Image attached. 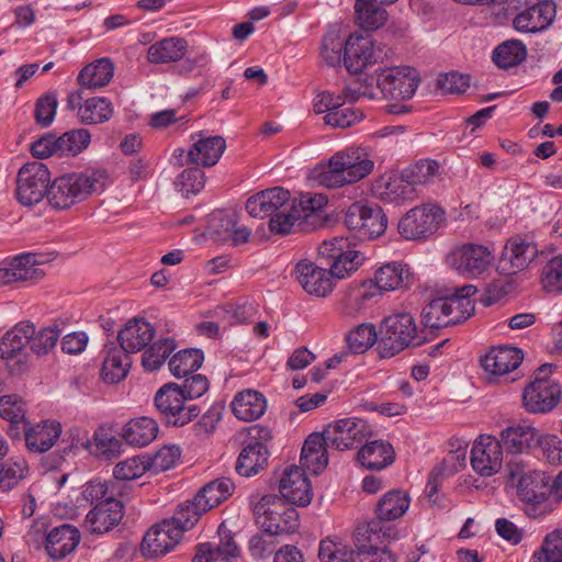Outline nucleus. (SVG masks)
<instances>
[{"label": "nucleus", "mask_w": 562, "mask_h": 562, "mask_svg": "<svg viewBox=\"0 0 562 562\" xmlns=\"http://www.w3.org/2000/svg\"><path fill=\"white\" fill-rule=\"evenodd\" d=\"M228 494H221L214 499L206 494H194L192 501L178 505L170 519L153 526L145 535L142 543L143 553L148 557L164 555L179 543L186 530L191 529L199 517L209 509L227 499Z\"/></svg>", "instance_id": "nucleus-1"}, {"label": "nucleus", "mask_w": 562, "mask_h": 562, "mask_svg": "<svg viewBox=\"0 0 562 562\" xmlns=\"http://www.w3.org/2000/svg\"><path fill=\"white\" fill-rule=\"evenodd\" d=\"M108 183L109 176L102 169L63 175L49 186L47 200L57 210L68 209L93 193L102 192Z\"/></svg>", "instance_id": "nucleus-2"}, {"label": "nucleus", "mask_w": 562, "mask_h": 562, "mask_svg": "<svg viewBox=\"0 0 562 562\" xmlns=\"http://www.w3.org/2000/svg\"><path fill=\"white\" fill-rule=\"evenodd\" d=\"M312 502V494H262L255 499L251 495L254 515L260 526L271 524L284 527L285 535L293 532L297 527V513L294 506L305 507Z\"/></svg>", "instance_id": "nucleus-3"}, {"label": "nucleus", "mask_w": 562, "mask_h": 562, "mask_svg": "<svg viewBox=\"0 0 562 562\" xmlns=\"http://www.w3.org/2000/svg\"><path fill=\"white\" fill-rule=\"evenodd\" d=\"M374 162L364 148L348 147L328 160L327 169L319 172V184L328 189L341 188L360 181L372 172Z\"/></svg>", "instance_id": "nucleus-4"}, {"label": "nucleus", "mask_w": 562, "mask_h": 562, "mask_svg": "<svg viewBox=\"0 0 562 562\" xmlns=\"http://www.w3.org/2000/svg\"><path fill=\"white\" fill-rule=\"evenodd\" d=\"M378 350L381 358H391L406 348L418 347L426 340L412 314L402 312L385 317L381 324Z\"/></svg>", "instance_id": "nucleus-5"}, {"label": "nucleus", "mask_w": 562, "mask_h": 562, "mask_svg": "<svg viewBox=\"0 0 562 562\" xmlns=\"http://www.w3.org/2000/svg\"><path fill=\"white\" fill-rule=\"evenodd\" d=\"M344 223L355 238L363 241L380 237L386 229L387 218L379 205L357 201L345 211Z\"/></svg>", "instance_id": "nucleus-6"}, {"label": "nucleus", "mask_w": 562, "mask_h": 562, "mask_svg": "<svg viewBox=\"0 0 562 562\" xmlns=\"http://www.w3.org/2000/svg\"><path fill=\"white\" fill-rule=\"evenodd\" d=\"M562 389L552 375V366L543 364L533 374V380L522 393V402L530 413H547L558 405Z\"/></svg>", "instance_id": "nucleus-7"}, {"label": "nucleus", "mask_w": 562, "mask_h": 562, "mask_svg": "<svg viewBox=\"0 0 562 562\" xmlns=\"http://www.w3.org/2000/svg\"><path fill=\"white\" fill-rule=\"evenodd\" d=\"M34 334V326L30 323H19L8 330L0 339V358L9 372L21 375L29 369V352L26 346Z\"/></svg>", "instance_id": "nucleus-8"}, {"label": "nucleus", "mask_w": 562, "mask_h": 562, "mask_svg": "<svg viewBox=\"0 0 562 562\" xmlns=\"http://www.w3.org/2000/svg\"><path fill=\"white\" fill-rule=\"evenodd\" d=\"M155 406L168 425L182 427L199 416L200 409L194 404H186L180 385L167 383L155 395Z\"/></svg>", "instance_id": "nucleus-9"}, {"label": "nucleus", "mask_w": 562, "mask_h": 562, "mask_svg": "<svg viewBox=\"0 0 562 562\" xmlns=\"http://www.w3.org/2000/svg\"><path fill=\"white\" fill-rule=\"evenodd\" d=\"M50 175L41 161L23 165L18 172L15 196L25 206H32L48 194Z\"/></svg>", "instance_id": "nucleus-10"}, {"label": "nucleus", "mask_w": 562, "mask_h": 562, "mask_svg": "<svg viewBox=\"0 0 562 562\" xmlns=\"http://www.w3.org/2000/svg\"><path fill=\"white\" fill-rule=\"evenodd\" d=\"M445 211L426 203L409 210L398 223V232L406 239H419L436 233L445 222Z\"/></svg>", "instance_id": "nucleus-11"}, {"label": "nucleus", "mask_w": 562, "mask_h": 562, "mask_svg": "<svg viewBox=\"0 0 562 562\" xmlns=\"http://www.w3.org/2000/svg\"><path fill=\"white\" fill-rule=\"evenodd\" d=\"M420 83V77L415 68L396 66L378 71L376 85L383 98L411 99Z\"/></svg>", "instance_id": "nucleus-12"}, {"label": "nucleus", "mask_w": 562, "mask_h": 562, "mask_svg": "<svg viewBox=\"0 0 562 562\" xmlns=\"http://www.w3.org/2000/svg\"><path fill=\"white\" fill-rule=\"evenodd\" d=\"M386 56L385 47L378 45L370 35L351 34L347 38L344 65L348 72L360 74L364 68Z\"/></svg>", "instance_id": "nucleus-13"}, {"label": "nucleus", "mask_w": 562, "mask_h": 562, "mask_svg": "<svg viewBox=\"0 0 562 562\" xmlns=\"http://www.w3.org/2000/svg\"><path fill=\"white\" fill-rule=\"evenodd\" d=\"M327 445L337 450H348L362 443L371 435L369 424L357 417H348L329 424L323 431Z\"/></svg>", "instance_id": "nucleus-14"}, {"label": "nucleus", "mask_w": 562, "mask_h": 562, "mask_svg": "<svg viewBox=\"0 0 562 562\" xmlns=\"http://www.w3.org/2000/svg\"><path fill=\"white\" fill-rule=\"evenodd\" d=\"M492 260V252L486 246L471 243L454 247L447 256L448 265L468 277L483 273Z\"/></svg>", "instance_id": "nucleus-15"}, {"label": "nucleus", "mask_w": 562, "mask_h": 562, "mask_svg": "<svg viewBox=\"0 0 562 562\" xmlns=\"http://www.w3.org/2000/svg\"><path fill=\"white\" fill-rule=\"evenodd\" d=\"M503 463V449L497 438L481 435L471 450V464L481 475L491 476L499 471Z\"/></svg>", "instance_id": "nucleus-16"}, {"label": "nucleus", "mask_w": 562, "mask_h": 562, "mask_svg": "<svg viewBox=\"0 0 562 562\" xmlns=\"http://www.w3.org/2000/svg\"><path fill=\"white\" fill-rule=\"evenodd\" d=\"M294 201L291 199L288 190L274 187L250 196L246 202V211L252 217L271 218L273 214L286 210L288 205Z\"/></svg>", "instance_id": "nucleus-17"}, {"label": "nucleus", "mask_w": 562, "mask_h": 562, "mask_svg": "<svg viewBox=\"0 0 562 562\" xmlns=\"http://www.w3.org/2000/svg\"><path fill=\"white\" fill-rule=\"evenodd\" d=\"M124 506L113 496L99 502L87 515V529L97 535H103L120 524L124 516Z\"/></svg>", "instance_id": "nucleus-18"}, {"label": "nucleus", "mask_w": 562, "mask_h": 562, "mask_svg": "<svg viewBox=\"0 0 562 562\" xmlns=\"http://www.w3.org/2000/svg\"><path fill=\"white\" fill-rule=\"evenodd\" d=\"M554 16L553 1L542 0L517 13L513 19V27L520 33H538L548 29Z\"/></svg>", "instance_id": "nucleus-19"}, {"label": "nucleus", "mask_w": 562, "mask_h": 562, "mask_svg": "<svg viewBox=\"0 0 562 562\" xmlns=\"http://www.w3.org/2000/svg\"><path fill=\"white\" fill-rule=\"evenodd\" d=\"M507 483L517 492H536L549 485L551 476L546 472L531 468L522 460H512L507 463Z\"/></svg>", "instance_id": "nucleus-20"}, {"label": "nucleus", "mask_w": 562, "mask_h": 562, "mask_svg": "<svg viewBox=\"0 0 562 562\" xmlns=\"http://www.w3.org/2000/svg\"><path fill=\"white\" fill-rule=\"evenodd\" d=\"M294 273L297 282L311 295L326 296L333 291V274L330 270L321 268L308 260L296 263Z\"/></svg>", "instance_id": "nucleus-21"}, {"label": "nucleus", "mask_w": 562, "mask_h": 562, "mask_svg": "<svg viewBox=\"0 0 562 562\" xmlns=\"http://www.w3.org/2000/svg\"><path fill=\"white\" fill-rule=\"evenodd\" d=\"M379 295L378 288L373 285V280L350 283L340 300L339 312L346 318H355Z\"/></svg>", "instance_id": "nucleus-22"}, {"label": "nucleus", "mask_w": 562, "mask_h": 562, "mask_svg": "<svg viewBox=\"0 0 562 562\" xmlns=\"http://www.w3.org/2000/svg\"><path fill=\"white\" fill-rule=\"evenodd\" d=\"M155 336V328L144 318H132L119 331L120 347L126 353H137L144 350Z\"/></svg>", "instance_id": "nucleus-23"}, {"label": "nucleus", "mask_w": 562, "mask_h": 562, "mask_svg": "<svg viewBox=\"0 0 562 562\" xmlns=\"http://www.w3.org/2000/svg\"><path fill=\"white\" fill-rule=\"evenodd\" d=\"M372 193L383 202L400 203L413 200L415 189L402 172L401 176L383 175L378 178L372 184Z\"/></svg>", "instance_id": "nucleus-24"}, {"label": "nucleus", "mask_w": 562, "mask_h": 562, "mask_svg": "<svg viewBox=\"0 0 562 562\" xmlns=\"http://www.w3.org/2000/svg\"><path fill=\"white\" fill-rule=\"evenodd\" d=\"M537 247L526 239L515 236L504 247L499 265L508 273H516L524 270L535 259Z\"/></svg>", "instance_id": "nucleus-25"}, {"label": "nucleus", "mask_w": 562, "mask_h": 562, "mask_svg": "<svg viewBox=\"0 0 562 562\" xmlns=\"http://www.w3.org/2000/svg\"><path fill=\"white\" fill-rule=\"evenodd\" d=\"M392 537L393 529L385 527L380 520L358 524L352 533L353 543L357 548L355 553H367L378 549Z\"/></svg>", "instance_id": "nucleus-26"}, {"label": "nucleus", "mask_w": 562, "mask_h": 562, "mask_svg": "<svg viewBox=\"0 0 562 562\" xmlns=\"http://www.w3.org/2000/svg\"><path fill=\"white\" fill-rule=\"evenodd\" d=\"M225 149L226 142L222 136L199 135L188 150L187 159L194 166L212 167L218 161Z\"/></svg>", "instance_id": "nucleus-27"}, {"label": "nucleus", "mask_w": 562, "mask_h": 562, "mask_svg": "<svg viewBox=\"0 0 562 562\" xmlns=\"http://www.w3.org/2000/svg\"><path fill=\"white\" fill-rule=\"evenodd\" d=\"M537 431L527 424H513L501 431L498 441L508 453H525L537 446Z\"/></svg>", "instance_id": "nucleus-28"}, {"label": "nucleus", "mask_w": 562, "mask_h": 562, "mask_svg": "<svg viewBox=\"0 0 562 562\" xmlns=\"http://www.w3.org/2000/svg\"><path fill=\"white\" fill-rule=\"evenodd\" d=\"M80 542L79 530L68 524L53 528L46 536L45 550L53 560L64 559Z\"/></svg>", "instance_id": "nucleus-29"}, {"label": "nucleus", "mask_w": 562, "mask_h": 562, "mask_svg": "<svg viewBox=\"0 0 562 562\" xmlns=\"http://www.w3.org/2000/svg\"><path fill=\"white\" fill-rule=\"evenodd\" d=\"M522 353L515 347L491 349L482 359V368L493 375H505L519 367Z\"/></svg>", "instance_id": "nucleus-30"}, {"label": "nucleus", "mask_w": 562, "mask_h": 562, "mask_svg": "<svg viewBox=\"0 0 562 562\" xmlns=\"http://www.w3.org/2000/svg\"><path fill=\"white\" fill-rule=\"evenodd\" d=\"M159 431L154 418L142 416L128 420L121 429L120 436L130 446L146 447L153 442Z\"/></svg>", "instance_id": "nucleus-31"}, {"label": "nucleus", "mask_w": 562, "mask_h": 562, "mask_svg": "<svg viewBox=\"0 0 562 562\" xmlns=\"http://www.w3.org/2000/svg\"><path fill=\"white\" fill-rule=\"evenodd\" d=\"M42 263L36 254H23L8 266L0 268V285L33 280L38 276L37 265Z\"/></svg>", "instance_id": "nucleus-32"}, {"label": "nucleus", "mask_w": 562, "mask_h": 562, "mask_svg": "<svg viewBox=\"0 0 562 562\" xmlns=\"http://www.w3.org/2000/svg\"><path fill=\"white\" fill-rule=\"evenodd\" d=\"M395 452L391 443L384 440L367 442L358 451L357 459L368 470L379 471L393 463Z\"/></svg>", "instance_id": "nucleus-33"}, {"label": "nucleus", "mask_w": 562, "mask_h": 562, "mask_svg": "<svg viewBox=\"0 0 562 562\" xmlns=\"http://www.w3.org/2000/svg\"><path fill=\"white\" fill-rule=\"evenodd\" d=\"M231 406L238 419L252 422L265 414L267 403L261 393L254 390H244L235 395Z\"/></svg>", "instance_id": "nucleus-34"}, {"label": "nucleus", "mask_w": 562, "mask_h": 562, "mask_svg": "<svg viewBox=\"0 0 562 562\" xmlns=\"http://www.w3.org/2000/svg\"><path fill=\"white\" fill-rule=\"evenodd\" d=\"M114 75V65L110 58L103 57L85 66L78 77V83L89 90L103 88L110 83Z\"/></svg>", "instance_id": "nucleus-35"}, {"label": "nucleus", "mask_w": 562, "mask_h": 562, "mask_svg": "<svg viewBox=\"0 0 562 562\" xmlns=\"http://www.w3.org/2000/svg\"><path fill=\"white\" fill-rule=\"evenodd\" d=\"M327 446L324 432L310 435L301 451L303 467L314 474L323 471L328 464Z\"/></svg>", "instance_id": "nucleus-36"}, {"label": "nucleus", "mask_w": 562, "mask_h": 562, "mask_svg": "<svg viewBox=\"0 0 562 562\" xmlns=\"http://www.w3.org/2000/svg\"><path fill=\"white\" fill-rule=\"evenodd\" d=\"M188 42L182 37H166L149 46L147 59L151 64H168L183 58Z\"/></svg>", "instance_id": "nucleus-37"}, {"label": "nucleus", "mask_w": 562, "mask_h": 562, "mask_svg": "<svg viewBox=\"0 0 562 562\" xmlns=\"http://www.w3.org/2000/svg\"><path fill=\"white\" fill-rule=\"evenodd\" d=\"M60 434L61 426L59 423L46 420L24 432L25 445L30 451L45 452L55 445Z\"/></svg>", "instance_id": "nucleus-38"}, {"label": "nucleus", "mask_w": 562, "mask_h": 562, "mask_svg": "<svg viewBox=\"0 0 562 562\" xmlns=\"http://www.w3.org/2000/svg\"><path fill=\"white\" fill-rule=\"evenodd\" d=\"M268 461V450L259 441L249 442L239 453L236 471L240 476H251L263 469Z\"/></svg>", "instance_id": "nucleus-39"}, {"label": "nucleus", "mask_w": 562, "mask_h": 562, "mask_svg": "<svg viewBox=\"0 0 562 562\" xmlns=\"http://www.w3.org/2000/svg\"><path fill=\"white\" fill-rule=\"evenodd\" d=\"M273 526L274 528H271V524L261 526L262 530L250 537L248 550L254 559H265L276 552V548L280 543L279 538L285 535V529L278 525Z\"/></svg>", "instance_id": "nucleus-40"}, {"label": "nucleus", "mask_w": 562, "mask_h": 562, "mask_svg": "<svg viewBox=\"0 0 562 562\" xmlns=\"http://www.w3.org/2000/svg\"><path fill=\"white\" fill-rule=\"evenodd\" d=\"M132 366L128 353L119 347H110L101 368V376L106 383H119L128 373Z\"/></svg>", "instance_id": "nucleus-41"}, {"label": "nucleus", "mask_w": 562, "mask_h": 562, "mask_svg": "<svg viewBox=\"0 0 562 562\" xmlns=\"http://www.w3.org/2000/svg\"><path fill=\"white\" fill-rule=\"evenodd\" d=\"M476 293L474 285H464L456 291L451 296L445 297L446 307L450 317L451 325L460 324L468 319L474 312V304L471 296Z\"/></svg>", "instance_id": "nucleus-42"}, {"label": "nucleus", "mask_w": 562, "mask_h": 562, "mask_svg": "<svg viewBox=\"0 0 562 562\" xmlns=\"http://www.w3.org/2000/svg\"><path fill=\"white\" fill-rule=\"evenodd\" d=\"M113 112L110 100L102 97H92L86 99L83 105L79 108L78 120L87 125L102 124L113 116Z\"/></svg>", "instance_id": "nucleus-43"}, {"label": "nucleus", "mask_w": 562, "mask_h": 562, "mask_svg": "<svg viewBox=\"0 0 562 562\" xmlns=\"http://www.w3.org/2000/svg\"><path fill=\"white\" fill-rule=\"evenodd\" d=\"M378 3L375 0H356V20L362 29L376 30L385 23L386 10Z\"/></svg>", "instance_id": "nucleus-44"}, {"label": "nucleus", "mask_w": 562, "mask_h": 562, "mask_svg": "<svg viewBox=\"0 0 562 562\" xmlns=\"http://www.w3.org/2000/svg\"><path fill=\"white\" fill-rule=\"evenodd\" d=\"M527 57L526 45L519 40H508L493 52V61L497 67L507 69L521 64Z\"/></svg>", "instance_id": "nucleus-45"}, {"label": "nucleus", "mask_w": 562, "mask_h": 562, "mask_svg": "<svg viewBox=\"0 0 562 562\" xmlns=\"http://www.w3.org/2000/svg\"><path fill=\"white\" fill-rule=\"evenodd\" d=\"M204 356L199 349H183L169 360V369L173 376L184 378L193 374L203 363Z\"/></svg>", "instance_id": "nucleus-46"}, {"label": "nucleus", "mask_w": 562, "mask_h": 562, "mask_svg": "<svg viewBox=\"0 0 562 562\" xmlns=\"http://www.w3.org/2000/svg\"><path fill=\"white\" fill-rule=\"evenodd\" d=\"M525 513L530 517L549 514L562 501V494H517Z\"/></svg>", "instance_id": "nucleus-47"}, {"label": "nucleus", "mask_w": 562, "mask_h": 562, "mask_svg": "<svg viewBox=\"0 0 562 562\" xmlns=\"http://www.w3.org/2000/svg\"><path fill=\"white\" fill-rule=\"evenodd\" d=\"M56 139L59 156L75 157L88 148L91 143V135L86 128H75L65 132Z\"/></svg>", "instance_id": "nucleus-48"}, {"label": "nucleus", "mask_w": 562, "mask_h": 562, "mask_svg": "<svg viewBox=\"0 0 562 562\" xmlns=\"http://www.w3.org/2000/svg\"><path fill=\"white\" fill-rule=\"evenodd\" d=\"M176 348L177 344L173 338L167 337L156 340L143 353L142 364L144 369L147 371L159 369Z\"/></svg>", "instance_id": "nucleus-49"}, {"label": "nucleus", "mask_w": 562, "mask_h": 562, "mask_svg": "<svg viewBox=\"0 0 562 562\" xmlns=\"http://www.w3.org/2000/svg\"><path fill=\"white\" fill-rule=\"evenodd\" d=\"M299 227L302 231H307L310 227L305 225L302 217L295 209V201L288 205L286 210L273 214L269 221V228L273 234L286 235Z\"/></svg>", "instance_id": "nucleus-50"}, {"label": "nucleus", "mask_w": 562, "mask_h": 562, "mask_svg": "<svg viewBox=\"0 0 562 562\" xmlns=\"http://www.w3.org/2000/svg\"><path fill=\"white\" fill-rule=\"evenodd\" d=\"M347 40L337 30L328 31L322 41L321 56L330 67H336L344 61Z\"/></svg>", "instance_id": "nucleus-51"}, {"label": "nucleus", "mask_w": 562, "mask_h": 562, "mask_svg": "<svg viewBox=\"0 0 562 562\" xmlns=\"http://www.w3.org/2000/svg\"><path fill=\"white\" fill-rule=\"evenodd\" d=\"M408 494H384L376 504V516L382 521L402 517L409 506Z\"/></svg>", "instance_id": "nucleus-52"}, {"label": "nucleus", "mask_w": 562, "mask_h": 562, "mask_svg": "<svg viewBox=\"0 0 562 562\" xmlns=\"http://www.w3.org/2000/svg\"><path fill=\"white\" fill-rule=\"evenodd\" d=\"M326 202L323 195H312L311 193L302 195L299 201L295 200V209L310 229H314L321 224L319 211Z\"/></svg>", "instance_id": "nucleus-53"}, {"label": "nucleus", "mask_w": 562, "mask_h": 562, "mask_svg": "<svg viewBox=\"0 0 562 562\" xmlns=\"http://www.w3.org/2000/svg\"><path fill=\"white\" fill-rule=\"evenodd\" d=\"M540 284L550 294H562V254L548 260L540 273Z\"/></svg>", "instance_id": "nucleus-54"}, {"label": "nucleus", "mask_w": 562, "mask_h": 562, "mask_svg": "<svg viewBox=\"0 0 562 562\" xmlns=\"http://www.w3.org/2000/svg\"><path fill=\"white\" fill-rule=\"evenodd\" d=\"M405 278V270L402 263H387L375 272L373 285L378 288L379 294L383 291H392L400 288Z\"/></svg>", "instance_id": "nucleus-55"}, {"label": "nucleus", "mask_w": 562, "mask_h": 562, "mask_svg": "<svg viewBox=\"0 0 562 562\" xmlns=\"http://www.w3.org/2000/svg\"><path fill=\"white\" fill-rule=\"evenodd\" d=\"M378 335L372 324H361L350 330L346 337L348 349L353 353H363L376 341Z\"/></svg>", "instance_id": "nucleus-56"}, {"label": "nucleus", "mask_w": 562, "mask_h": 562, "mask_svg": "<svg viewBox=\"0 0 562 562\" xmlns=\"http://www.w3.org/2000/svg\"><path fill=\"white\" fill-rule=\"evenodd\" d=\"M439 164L431 159H422L403 172L412 187L415 184H427L439 176Z\"/></svg>", "instance_id": "nucleus-57"}, {"label": "nucleus", "mask_w": 562, "mask_h": 562, "mask_svg": "<svg viewBox=\"0 0 562 562\" xmlns=\"http://www.w3.org/2000/svg\"><path fill=\"white\" fill-rule=\"evenodd\" d=\"M27 464L22 458L9 459L0 465V490H12L26 476Z\"/></svg>", "instance_id": "nucleus-58"}, {"label": "nucleus", "mask_w": 562, "mask_h": 562, "mask_svg": "<svg viewBox=\"0 0 562 562\" xmlns=\"http://www.w3.org/2000/svg\"><path fill=\"white\" fill-rule=\"evenodd\" d=\"M422 317L424 326L429 328L451 326L452 322L446 307L445 297L435 299L427 304L422 312Z\"/></svg>", "instance_id": "nucleus-59"}, {"label": "nucleus", "mask_w": 562, "mask_h": 562, "mask_svg": "<svg viewBox=\"0 0 562 562\" xmlns=\"http://www.w3.org/2000/svg\"><path fill=\"white\" fill-rule=\"evenodd\" d=\"M149 471V460L134 457L119 462L113 469V476L117 481H133Z\"/></svg>", "instance_id": "nucleus-60"}, {"label": "nucleus", "mask_w": 562, "mask_h": 562, "mask_svg": "<svg viewBox=\"0 0 562 562\" xmlns=\"http://www.w3.org/2000/svg\"><path fill=\"white\" fill-rule=\"evenodd\" d=\"M364 257L358 250L346 249L340 256L330 263V272L334 278L344 279L352 271H356L362 263Z\"/></svg>", "instance_id": "nucleus-61"}, {"label": "nucleus", "mask_w": 562, "mask_h": 562, "mask_svg": "<svg viewBox=\"0 0 562 562\" xmlns=\"http://www.w3.org/2000/svg\"><path fill=\"white\" fill-rule=\"evenodd\" d=\"M533 562H562V530H554L544 538L533 554Z\"/></svg>", "instance_id": "nucleus-62"}, {"label": "nucleus", "mask_w": 562, "mask_h": 562, "mask_svg": "<svg viewBox=\"0 0 562 562\" xmlns=\"http://www.w3.org/2000/svg\"><path fill=\"white\" fill-rule=\"evenodd\" d=\"M176 187L184 196L199 193L205 184V176L199 166L183 170L176 180Z\"/></svg>", "instance_id": "nucleus-63"}, {"label": "nucleus", "mask_w": 562, "mask_h": 562, "mask_svg": "<svg viewBox=\"0 0 562 562\" xmlns=\"http://www.w3.org/2000/svg\"><path fill=\"white\" fill-rule=\"evenodd\" d=\"M318 557L321 562H348L352 549L341 542L325 539L321 541Z\"/></svg>", "instance_id": "nucleus-64"}]
</instances>
